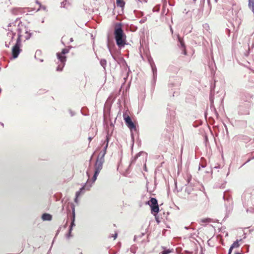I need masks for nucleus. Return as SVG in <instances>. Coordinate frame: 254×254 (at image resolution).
Masks as SVG:
<instances>
[{
    "label": "nucleus",
    "mask_w": 254,
    "mask_h": 254,
    "mask_svg": "<svg viewBox=\"0 0 254 254\" xmlns=\"http://www.w3.org/2000/svg\"><path fill=\"white\" fill-rule=\"evenodd\" d=\"M79 254H82V252H80Z\"/></svg>",
    "instance_id": "obj_50"
},
{
    "label": "nucleus",
    "mask_w": 254,
    "mask_h": 254,
    "mask_svg": "<svg viewBox=\"0 0 254 254\" xmlns=\"http://www.w3.org/2000/svg\"><path fill=\"white\" fill-rule=\"evenodd\" d=\"M111 138V135L109 134V131H107L106 136V139L105 141H104V143H106V145H108L109 140Z\"/></svg>",
    "instance_id": "obj_20"
},
{
    "label": "nucleus",
    "mask_w": 254,
    "mask_h": 254,
    "mask_svg": "<svg viewBox=\"0 0 254 254\" xmlns=\"http://www.w3.org/2000/svg\"><path fill=\"white\" fill-rule=\"evenodd\" d=\"M92 158V156H91V157L90 158V161H91V160Z\"/></svg>",
    "instance_id": "obj_49"
},
{
    "label": "nucleus",
    "mask_w": 254,
    "mask_h": 254,
    "mask_svg": "<svg viewBox=\"0 0 254 254\" xmlns=\"http://www.w3.org/2000/svg\"><path fill=\"white\" fill-rule=\"evenodd\" d=\"M20 44L21 39H17L16 43L12 48V56L13 59L17 58L21 51V50L20 48Z\"/></svg>",
    "instance_id": "obj_8"
},
{
    "label": "nucleus",
    "mask_w": 254,
    "mask_h": 254,
    "mask_svg": "<svg viewBox=\"0 0 254 254\" xmlns=\"http://www.w3.org/2000/svg\"><path fill=\"white\" fill-rule=\"evenodd\" d=\"M127 126V127L130 129L131 131L134 130L136 131L137 130L136 127L135 125L134 124V123L131 121L130 122L128 123Z\"/></svg>",
    "instance_id": "obj_15"
},
{
    "label": "nucleus",
    "mask_w": 254,
    "mask_h": 254,
    "mask_svg": "<svg viewBox=\"0 0 254 254\" xmlns=\"http://www.w3.org/2000/svg\"><path fill=\"white\" fill-rule=\"evenodd\" d=\"M138 156H139V154H137L136 155V157H138Z\"/></svg>",
    "instance_id": "obj_47"
},
{
    "label": "nucleus",
    "mask_w": 254,
    "mask_h": 254,
    "mask_svg": "<svg viewBox=\"0 0 254 254\" xmlns=\"http://www.w3.org/2000/svg\"><path fill=\"white\" fill-rule=\"evenodd\" d=\"M108 146V145H105V146L104 147L103 150H104V151L107 152V149Z\"/></svg>",
    "instance_id": "obj_33"
},
{
    "label": "nucleus",
    "mask_w": 254,
    "mask_h": 254,
    "mask_svg": "<svg viewBox=\"0 0 254 254\" xmlns=\"http://www.w3.org/2000/svg\"><path fill=\"white\" fill-rule=\"evenodd\" d=\"M43 221H50L52 219V216L48 213H44L42 216Z\"/></svg>",
    "instance_id": "obj_14"
},
{
    "label": "nucleus",
    "mask_w": 254,
    "mask_h": 254,
    "mask_svg": "<svg viewBox=\"0 0 254 254\" xmlns=\"http://www.w3.org/2000/svg\"><path fill=\"white\" fill-rule=\"evenodd\" d=\"M235 254H243L241 253L238 252V253H236Z\"/></svg>",
    "instance_id": "obj_43"
},
{
    "label": "nucleus",
    "mask_w": 254,
    "mask_h": 254,
    "mask_svg": "<svg viewBox=\"0 0 254 254\" xmlns=\"http://www.w3.org/2000/svg\"><path fill=\"white\" fill-rule=\"evenodd\" d=\"M254 158V156L251 158H250L244 164H243L242 166H243V165H244L245 164H246L247 163L249 162L251 160L253 159Z\"/></svg>",
    "instance_id": "obj_32"
},
{
    "label": "nucleus",
    "mask_w": 254,
    "mask_h": 254,
    "mask_svg": "<svg viewBox=\"0 0 254 254\" xmlns=\"http://www.w3.org/2000/svg\"><path fill=\"white\" fill-rule=\"evenodd\" d=\"M18 38L17 39H21L22 37H24L25 40H28L31 36V33L27 27L21 24L20 21L18 25Z\"/></svg>",
    "instance_id": "obj_4"
},
{
    "label": "nucleus",
    "mask_w": 254,
    "mask_h": 254,
    "mask_svg": "<svg viewBox=\"0 0 254 254\" xmlns=\"http://www.w3.org/2000/svg\"><path fill=\"white\" fill-rule=\"evenodd\" d=\"M86 174L88 177V179L86 183L79 190L77 191L76 192V194H75L76 198H75V200H74L75 202H77V197L79 196H80V195L81 193L82 192V191L84 190H89L91 188V187H92V184L94 183V182H93V178H92V183L91 184L90 183V181H89L90 175H89V173L88 172V171L86 172Z\"/></svg>",
    "instance_id": "obj_6"
},
{
    "label": "nucleus",
    "mask_w": 254,
    "mask_h": 254,
    "mask_svg": "<svg viewBox=\"0 0 254 254\" xmlns=\"http://www.w3.org/2000/svg\"><path fill=\"white\" fill-rule=\"evenodd\" d=\"M148 63H149L151 67L155 65V64L153 59L151 58H149L148 59Z\"/></svg>",
    "instance_id": "obj_24"
},
{
    "label": "nucleus",
    "mask_w": 254,
    "mask_h": 254,
    "mask_svg": "<svg viewBox=\"0 0 254 254\" xmlns=\"http://www.w3.org/2000/svg\"><path fill=\"white\" fill-rule=\"evenodd\" d=\"M169 87H176L177 88H178L179 86V83H170L169 84Z\"/></svg>",
    "instance_id": "obj_25"
},
{
    "label": "nucleus",
    "mask_w": 254,
    "mask_h": 254,
    "mask_svg": "<svg viewBox=\"0 0 254 254\" xmlns=\"http://www.w3.org/2000/svg\"><path fill=\"white\" fill-rule=\"evenodd\" d=\"M72 218H71V222L69 228V231H72V228L74 227L75 225L74 223L75 221V208L74 206H73L72 207Z\"/></svg>",
    "instance_id": "obj_13"
},
{
    "label": "nucleus",
    "mask_w": 254,
    "mask_h": 254,
    "mask_svg": "<svg viewBox=\"0 0 254 254\" xmlns=\"http://www.w3.org/2000/svg\"><path fill=\"white\" fill-rule=\"evenodd\" d=\"M151 67L152 71V73H153V79H154V81H155V79L156 78L157 75V68L156 67V65H154V66H152Z\"/></svg>",
    "instance_id": "obj_17"
},
{
    "label": "nucleus",
    "mask_w": 254,
    "mask_h": 254,
    "mask_svg": "<svg viewBox=\"0 0 254 254\" xmlns=\"http://www.w3.org/2000/svg\"><path fill=\"white\" fill-rule=\"evenodd\" d=\"M223 198L224 200L226 201L225 203L226 211L227 212H228L230 213L233 209L232 200L230 197L226 198V195L225 194H224Z\"/></svg>",
    "instance_id": "obj_10"
},
{
    "label": "nucleus",
    "mask_w": 254,
    "mask_h": 254,
    "mask_svg": "<svg viewBox=\"0 0 254 254\" xmlns=\"http://www.w3.org/2000/svg\"><path fill=\"white\" fill-rule=\"evenodd\" d=\"M145 170L146 171V166H145Z\"/></svg>",
    "instance_id": "obj_48"
},
{
    "label": "nucleus",
    "mask_w": 254,
    "mask_h": 254,
    "mask_svg": "<svg viewBox=\"0 0 254 254\" xmlns=\"http://www.w3.org/2000/svg\"><path fill=\"white\" fill-rule=\"evenodd\" d=\"M8 30L9 31V32H8V33H7V36L9 37V38H10L11 39H10V40L9 41H6L5 42V46L7 48L9 47V45H10L11 42L12 41L13 38H14V37L15 35V33H13L11 29H9L8 28Z\"/></svg>",
    "instance_id": "obj_12"
},
{
    "label": "nucleus",
    "mask_w": 254,
    "mask_h": 254,
    "mask_svg": "<svg viewBox=\"0 0 254 254\" xmlns=\"http://www.w3.org/2000/svg\"><path fill=\"white\" fill-rule=\"evenodd\" d=\"M112 237H114V239H115L117 237V234L115 233L114 235H113Z\"/></svg>",
    "instance_id": "obj_36"
},
{
    "label": "nucleus",
    "mask_w": 254,
    "mask_h": 254,
    "mask_svg": "<svg viewBox=\"0 0 254 254\" xmlns=\"http://www.w3.org/2000/svg\"><path fill=\"white\" fill-rule=\"evenodd\" d=\"M26 9H27V8L15 7L12 9L11 13L15 15H22L26 12Z\"/></svg>",
    "instance_id": "obj_11"
},
{
    "label": "nucleus",
    "mask_w": 254,
    "mask_h": 254,
    "mask_svg": "<svg viewBox=\"0 0 254 254\" xmlns=\"http://www.w3.org/2000/svg\"><path fill=\"white\" fill-rule=\"evenodd\" d=\"M177 37L178 42V46L182 50V54L184 55H186L187 51L186 49V46L183 39L178 34L177 35Z\"/></svg>",
    "instance_id": "obj_9"
},
{
    "label": "nucleus",
    "mask_w": 254,
    "mask_h": 254,
    "mask_svg": "<svg viewBox=\"0 0 254 254\" xmlns=\"http://www.w3.org/2000/svg\"><path fill=\"white\" fill-rule=\"evenodd\" d=\"M253 99V95L249 93H245L242 96V100L246 102H248V104H247V109L245 111L243 110V106H241L239 108V112L241 114L243 115H248L249 114V108L250 107V103L252 101Z\"/></svg>",
    "instance_id": "obj_5"
},
{
    "label": "nucleus",
    "mask_w": 254,
    "mask_h": 254,
    "mask_svg": "<svg viewBox=\"0 0 254 254\" xmlns=\"http://www.w3.org/2000/svg\"><path fill=\"white\" fill-rule=\"evenodd\" d=\"M171 252V251L169 249L165 250L162 252L160 254H168Z\"/></svg>",
    "instance_id": "obj_27"
},
{
    "label": "nucleus",
    "mask_w": 254,
    "mask_h": 254,
    "mask_svg": "<svg viewBox=\"0 0 254 254\" xmlns=\"http://www.w3.org/2000/svg\"><path fill=\"white\" fill-rule=\"evenodd\" d=\"M19 19H20L19 17L16 18L15 22L14 23L13 22V23H9L8 26V27H11L12 25L15 26V23H17V22L19 20Z\"/></svg>",
    "instance_id": "obj_26"
},
{
    "label": "nucleus",
    "mask_w": 254,
    "mask_h": 254,
    "mask_svg": "<svg viewBox=\"0 0 254 254\" xmlns=\"http://www.w3.org/2000/svg\"><path fill=\"white\" fill-rule=\"evenodd\" d=\"M108 48H109V51H110V53H111V54H112L111 50V49H110V47H109V46H108ZM111 55H112V56L113 57V58L114 59H115V58H114V57L113 56V55L112 54H111Z\"/></svg>",
    "instance_id": "obj_37"
},
{
    "label": "nucleus",
    "mask_w": 254,
    "mask_h": 254,
    "mask_svg": "<svg viewBox=\"0 0 254 254\" xmlns=\"http://www.w3.org/2000/svg\"><path fill=\"white\" fill-rule=\"evenodd\" d=\"M106 154V152L102 150L99 154L97 156L95 164V172L93 177V182H95L97 179V178L101 170L103 168V165L105 162V155Z\"/></svg>",
    "instance_id": "obj_2"
},
{
    "label": "nucleus",
    "mask_w": 254,
    "mask_h": 254,
    "mask_svg": "<svg viewBox=\"0 0 254 254\" xmlns=\"http://www.w3.org/2000/svg\"><path fill=\"white\" fill-rule=\"evenodd\" d=\"M242 241V239H240V240H237L236 241H235L233 244L231 246V249H234V248H238L240 247V244H239V242H241Z\"/></svg>",
    "instance_id": "obj_16"
},
{
    "label": "nucleus",
    "mask_w": 254,
    "mask_h": 254,
    "mask_svg": "<svg viewBox=\"0 0 254 254\" xmlns=\"http://www.w3.org/2000/svg\"><path fill=\"white\" fill-rule=\"evenodd\" d=\"M232 250H233V249H231V248L230 247V248H229V252H228V254H231V253H232Z\"/></svg>",
    "instance_id": "obj_35"
},
{
    "label": "nucleus",
    "mask_w": 254,
    "mask_h": 254,
    "mask_svg": "<svg viewBox=\"0 0 254 254\" xmlns=\"http://www.w3.org/2000/svg\"><path fill=\"white\" fill-rule=\"evenodd\" d=\"M185 228L186 229H189V227H185Z\"/></svg>",
    "instance_id": "obj_44"
},
{
    "label": "nucleus",
    "mask_w": 254,
    "mask_h": 254,
    "mask_svg": "<svg viewBox=\"0 0 254 254\" xmlns=\"http://www.w3.org/2000/svg\"><path fill=\"white\" fill-rule=\"evenodd\" d=\"M40 51H36V55H37V54H40Z\"/></svg>",
    "instance_id": "obj_40"
},
{
    "label": "nucleus",
    "mask_w": 254,
    "mask_h": 254,
    "mask_svg": "<svg viewBox=\"0 0 254 254\" xmlns=\"http://www.w3.org/2000/svg\"><path fill=\"white\" fill-rule=\"evenodd\" d=\"M1 91V89L0 88V92Z\"/></svg>",
    "instance_id": "obj_51"
},
{
    "label": "nucleus",
    "mask_w": 254,
    "mask_h": 254,
    "mask_svg": "<svg viewBox=\"0 0 254 254\" xmlns=\"http://www.w3.org/2000/svg\"><path fill=\"white\" fill-rule=\"evenodd\" d=\"M170 31L171 32L172 34H173V29H172V27L171 26H170Z\"/></svg>",
    "instance_id": "obj_39"
},
{
    "label": "nucleus",
    "mask_w": 254,
    "mask_h": 254,
    "mask_svg": "<svg viewBox=\"0 0 254 254\" xmlns=\"http://www.w3.org/2000/svg\"><path fill=\"white\" fill-rule=\"evenodd\" d=\"M100 64L105 69V67L106 66V64H107V61L105 59H102L100 62Z\"/></svg>",
    "instance_id": "obj_23"
},
{
    "label": "nucleus",
    "mask_w": 254,
    "mask_h": 254,
    "mask_svg": "<svg viewBox=\"0 0 254 254\" xmlns=\"http://www.w3.org/2000/svg\"><path fill=\"white\" fill-rule=\"evenodd\" d=\"M114 36L118 47L121 49L127 44V36L124 33L122 24L121 23L116 24L114 29Z\"/></svg>",
    "instance_id": "obj_1"
},
{
    "label": "nucleus",
    "mask_w": 254,
    "mask_h": 254,
    "mask_svg": "<svg viewBox=\"0 0 254 254\" xmlns=\"http://www.w3.org/2000/svg\"><path fill=\"white\" fill-rule=\"evenodd\" d=\"M201 222L203 223L209 222H210V219L207 218V219H202Z\"/></svg>",
    "instance_id": "obj_28"
},
{
    "label": "nucleus",
    "mask_w": 254,
    "mask_h": 254,
    "mask_svg": "<svg viewBox=\"0 0 254 254\" xmlns=\"http://www.w3.org/2000/svg\"><path fill=\"white\" fill-rule=\"evenodd\" d=\"M69 50L64 48L62 50L61 53H57L58 62H57L56 63L58 64L56 68L57 71H61L63 70L66 61V57L65 56V54H67Z\"/></svg>",
    "instance_id": "obj_3"
},
{
    "label": "nucleus",
    "mask_w": 254,
    "mask_h": 254,
    "mask_svg": "<svg viewBox=\"0 0 254 254\" xmlns=\"http://www.w3.org/2000/svg\"><path fill=\"white\" fill-rule=\"evenodd\" d=\"M111 138V135L109 134V131H107L106 136V139L105 141H104V143H106V145H108L109 140Z\"/></svg>",
    "instance_id": "obj_21"
},
{
    "label": "nucleus",
    "mask_w": 254,
    "mask_h": 254,
    "mask_svg": "<svg viewBox=\"0 0 254 254\" xmlns=\"http://www.w3.org/2000/svg\"><path fill=\"white\" fill-rule=\"evenodd\" d=\"M0 124L2 126V127H4V124L0 122Z\"/></svg>",
    "instance_id": "obj_42"
},
{
    "label": "nucleus",
    "mask_w": 254,
    "mask_h": 254,
    "mask_svg": "<svg viewBox=\"0 0 254 254\" xmlns=\"http://www.w3.org/2000/svg\"><path fill=\"white\" fill-rule=\"evenodd\" d=\"M93 139V137L90 136L88 137V140H89V141H91Z\"/></svg>",
    "instance_id": "obj_38"
},
{
    "label": "nucleus",
    "mask_w": 254,
    "mask_h": 254,
    "mask_svg": "<svg viewBox=\"0 0 254 254\" xmlns=\"http://www.w3.org/2000/svg\"><path fill=\"white\" fill-rule=\"evenodd\" d=\"M146 204L150 206L152 212H154L155 213H158L159 208L157 200L155 198L151 197L150 200L146 202Z\"/></svg>",
    "instance_id": "obj_7"
},
{
    "label": "nucleus",
    "mask_w": 254,
    "mask_h": 254,
    "mask_svg": "<svg viewBox=\"0 0 254 254\" xmlns=\"http://www.w3.org/2000/svg\"><path fill=\"white\" fill-rule=\"evenodd\" d=\"M71 231H68V234H66L67 238H69L71 236Z\"/></svg>",
    "instance_id": "obj_31"
},
{
    "label": "nucleus",
    "mask_w": 254,
    "mask_h": 254,
    "mask_svg": "<svg viewBox=\"0 0 254 254\" xmlns=\"http://www.w3.org/2000/svg\"><path fill=\"white\" fill-rule=\"evenodd\" d=\"M140 23H143V22H144V21H142V20H140Z\"/></svg>",
    "instance_id": "obj_45"
},
{
    "label": "nucleus",
    "mask_w": 254,
    "mask_h": 254,
    "mask_svg": "<svg viewBox=\"0 0 254 254\" xmlns=\"http://www.w3.org/2000/svg\"><path fill=\"white\" fill-rule=\"evenodd\" d=\"M69 112L71 117H73V116L75 115V113L73 111H72V110H69Z\"/></svg>",
    "instance_id": "obj_29"
},
{
    "label": "nucleus",
    "mask_w": 254,
    "mask_h": 254,
    "mask_svg": "<svg viewBox=\"0 0 254 254\" xmlns=\"http://www.w3.org/2000/svg\"><path fill=\"white\" fill-rule=\"evenodd\" d=\"M205 166L204 165H200L198 168V170H200V168H204Z\"/></svg>",
    "instance_id": "obj_34"
},
{
    "label": "nucleus",
    "mask_w": 254,
    "mask_h": 254,
    "mask_svg": "<svg viewBox=\"0 0 254 254\" xmlns=\"http://www.w3.org/2000/svg\"><path fill=\"white\" fill-rule=\"evenodd\" d=\"M210 101L211 102V107H212V106L213 105V98H212V96H210Z\"/></svg>",
    "instance_id": "obj_30"
},
{
    "label": "nucleus",
    "mask_w": 254,
    "mask_h": 254,
    "mask_svg": "<svg viewBox=\"0 0 254 254\" xmlns=\"http://www.w3.org/2000/svg\"><path fill=\"white\" fill-rule=\"evenodd\" d=\"M116 3L118 6L121 7H123L125 4V2L123 0H116Z\"/></svg>",
    "instance_id": "obj_19"
},
{
    "label": "nucleus",
    "mask_w": 254,
    "mask_h": 254,
    "mask_svg": "<svg viewBox=\"0 0 254 254\" xmlns=\"http://www.w3.org/2000/svg\"><path fill=\"white\" fill-rule=\"evenodd\" d=\"M123 117L126 125H127L128 123L130 122V121H132L130 117L128 116H126L125 115H124Z\"/></svg>",
    "instance_id": "obj_22"
},
{
    "label": "nucleus",
    "mask_w": 254,
    "mask_h": 254,
    "mask_svg": "<svg viewBox=\"0 0 254 254\" xmlns=\"http://www.w3.org/2000/svg\"><path fill=\"white\" fill-rule=\"evenodd\" d=\"M61 7L68 8L69 6L70 5L69 2L67 0H64L63 1H62L61 3Z\"/></svg>",
    "instance_id": "obj_18"
},
{
    "label": "nucleus",
    "mask_w": 254,
    "mask_h": 254,
    "mask_svg": "<svg viewBox=\"0 0 254 254\" xmlns=\"http://www.w3.org/2000/svg\"><path fill=\"white\" fill-rule=\"evenodd\" d=\"M40 61L41 62H43V60H40Z\"/></svg>",
    "instance_id": "obj_46"
},
{
    "label": "nucleus",
    "mask_w": 254,
    "mask_h": 254,
    "mask_svg": "<svg viewBox=\"0 0 254 254\" xmlns=\"http://www.w3.org/2000/svg\"><path fill=\"white\" fill-rule=\"evenodd\" d=\"M69 41H70V42H73V38H71L70 39V40H69Z\"/></svg>",
    "instance_id": "obj_41"
}]
</instances>
